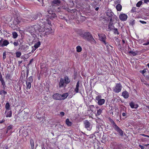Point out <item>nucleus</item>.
<instances>
[{
	"label": "nucleus",
	"instance_id": "nucleus-1",
	"mask_svg": "<svg viewBox=\"0 0 149 149\" xmlns=\"http://www.w3.org/2000/svg\"><path fill=\"white\" fill-rule=\"evenodd\" d=\"M80 36L82 37L84 39L89 41L92 44H95L96 43V41L93 38L91 33L88 32H85L84 33H80Z\"/></svg>",
	"mask_w": 149,
	"mask_h": 149
},
{
	"label": "nucleus",
	"instance_id": "nucleus-2",
	"mask_svg": "<svg viewBox=\"0 0 149 149\" xmlns=\"http://www.w3.org/2000/svg\"><path fill=\"white\" fill-rule=\"evenodd\" d=\"M42 16V15L40 13H38L37 14H32L29 16L28 19L26 20L29 22H31L37 19L38 17H40Z\"/></svg>",
	"mask_w": 149,
	"mask_h": 149
},
{
	"label": "nucleus",
	"instance_id": "nucleus-3",
	"mask_svg": "<svg viewBox=\"0 0 149 149\" xmlns=\"http://www.w3.org/2000/svg\"><path fill=\"white\" fill-rule=\"evenodd\" d=\"M99 40L102 42L105 45L108 44L107 42H106V40L107 39L106 36L104 34H98Z\"/></svg>",
	"mask_w": 149,
	"mask_h": 149
},
{
	"label": "nucleus",
	"instance_id": "nucleus-4",
	"mask_svg": "<svg viewBox=\"0 0 149 149\" xmlns=\"http://www.w3.org/2000/svg\"><path fill=\"white\" fill-rule=\"evenodd\" d=\"M20 18L17 17L13 21V24H11L12 28L15 29L17 27V25L20 22Z\"/></svg>",
	"mask_w": 149,
	"mask_h": 149
},
{
	"label": "nucleus",
	"instance_id": "nucleus-5",
	"mask_svg": "<svg viewBox=\"0 0 149 149\" xmlns=\"http://www.w3.org/2000/svg\"><path fill=\"white\" fill-rule=\"evenodd\" d=\"M95 100L97 101L98 104L99 105H102L105 102V100L104 99H101V95H98L95 97Z\"/></svg>",
	"mask_w": 149,
	"mask_h": 149
},
{
	"label": "nucleus",
	"instance_id": "nucleus-6",
	"mask_svg": "<svg viewBox=\"0 0 149 149\" xmlns=\"http://www.w3.org/2000/svg\"><path fill=\"white\" fill-rule=\"evenodd\" d=\"M122 88V86L120 84H117L113 88V91L115 93H118L120 92Z\"/></svg>",
	"mask_w": 149,
	"mask_h": 149
},
{
	"label": "nucleus",
	"instance_id": "nucleus-7",
	"mask_svg": "<svg viewBox=\"0 0 149 149\" xmlns=\"http://www.w3.org/2000/svg\"><path fill=\"white\" fill-rule=\"evenodd\" d=\"M84 124L85 127L87 130L90 131L92 129V126L90 122L87 120H85L84 121Z\"/></svg>",
	"mask_w": 149,
	"mask_h": 149
},
{
	"label": "nucleus",
	"instance_id": "nucleus-8",
	"mask_svg": "<svg viewBox=\"0 0 149 149\" xmlns=\"http://www.w3.org/2000/svg\"><path fill=\"white\" fill-rule=\"evenodd\" d=\"M40 27L39 25H37L35 26L34 27H31V30H30L31 31H30L29 32L31 33V35H33L34 32H36L37 31V29Z\"/></svg>",
	"mask_w": 149,
	"mask_h": 149
},
{
	"label": "nucleus",
	"instance_id": "nucleus-9",
	"mask_svg": "<svg viewBox=\"0 0 149 149\" xmlns=\"http://www.w3.org/2000/svg\"><path fill=\"white\" fill-rule=\"evenodd\" d=\"M114 130L116 131L121 136H123V132L117 125L114 128Z\"/></svg>",
	"mask_w": 149,
	"mask_h": 149
},
{
	"label": "nucleus",
	"instance_id": "nucleus-10",
	"mask_svg": "<svg viewBox=\"0 0 149 149\" xmlns=\"http://www.w3.org/2000/svg\"><path fill=\"white\" fill-rule=\"evenodd\" d=\"M119 18L120 20L122 21H126L127 18V16L125 14H122L120 15Z\"/></svg>",
	"mask_w": 149,
	"mask_h": 149
},
{
	"label": "nucleus",
	"instance_id": "nucleus-11",
	"mask_svg": "<svg viewBox=\"0 0 149 149\" xmlns=\"http://www.w3.org/2000/svg\"><path fill=\"white\" fill-rule=\"evenodd\" d=\"M61 3V1L60 0H53L51 2V5L53 6L56 5L58 6Z\"/></svg>",
	"mask_w": 149,
	"mask_h": 149
},
{
	"label": "nucleus",
	"instance_id": "nucleus-12",
	"mask_svg": "<svg viewBox=\"0 0 149 149\" xmlns=\"http://www.w3.org/2000/svg\"><path fill=\"white\" fill-rule=\"evenodd\" d=\"M53 98L55 100H61V94L58 93H55L53 95Z\"/></svg>",
	"mask_w": 149,
	"mask_h": 149
},
{
	"label": "nucleus",
	"instance_id": "nucleus-13",
	"mask_svg": "<svg viewBox=\"0 0 149 149\" xmlns=\"http://www.w3.org/2000/svg\"><path fill=\"white\" fill-rule=\"evenodd\" d=\"M49 15H48L49 18L52 19L57 17L56 15L54 13H53L51 11H48Z\"/></svg>",
	"mask_w": 149,
	"mask_h": 149
},
{
	"label": "nucleus",
	"instance_id": "nucleus-14",
	"mask_svg": "<svg viewBox=\"0 0 149 149\" xmlns=\"http://www.w3.org/2000/svg\"><path fill=\"white\" fill-rule=\"evenodd\" d=\"M66 86V85L65 84L64 79L62 78H61L59 81V88L65 87Z\"/></svg>",
	"mask_w": 149,
	"mask_h": 149
},
{
	"label": "nucleus",
	"instance_id": "nucleus-15",
	"mask_svg": "<svg viewBox=\"0 0 149 149\" xmlns=\"http://www.w3.org/2000/svg\"><path fill=\"white\" fill-rule=\"evenodd\" d=\"M106 15L109 18L112 17L113 15V13L111 10H108L106 12Z\"/></svg>",
	"mask_w": 149,
	"mask_h": 149
},
{
	"label": "nucleus",
	"instance_id": "nucleus-16",
	"mask_svg": "<svg viewBox=\"0 0 149 149\" xmlns=\"http://www.w3.org/2000/svg\"><path fill=\"white\" fill-rule=\"evenodd\" d=\"M122 96L125 98H127L129 97L128 93L127 91H124L122 93Z\"/></svg>",
	"mask_w": 149,
	"mask_h": 149
},
{
	"label": "nucleus",
	"instance_id": "nucleus-17",
	"mask_svg": "<svg viewBox=\"0 0 149 149\" xmlns=\"http://www.w3.org/2000/svg\"><path fill=\"white\" fill-rule=\"evenodd\" d=\"M64 80L66 85L69 84L71 81L70 79L67 76H65L64 77Z\"/></svg>",
	"mask_w": 149,
	"mask_h": 149
},
{
	"label": "nucleus",
	"instance_id": "nucleus-18",
	"mask_svg": "<svg viewBox=\"0 0 149 149\" xmlns=\"http://www.w3.org/2000/svg\"><path fill=\"white\" fill-rule=\"evenodd\" d=\"M130 105L132 108L136 109L138 107V104H135L133 102H131L130 103Z\"/></svg>",
	"mask_w": 149,
	"mask_h": 149
},
{
	"label": "nucleus",
	"instance_id": "nucleus-19",
	"mask_svg": "<svg viewBox=\"0 0 149 149\" xmlns=\"http://www.w3.org/2000/svg\"><path fill=\"white\" fill-rule=\"evenodd\" d=\"M68 95V93H64L62 95H61V100L65 99L67 97Z\"/></svg>",
	"mask_w": 149,
	"mask_h": 149
},
{
	"label": "nucleus",
	"instance_id": "nucleus-20",
	"mask_svg": "<svg viewBox=\"0 0 149 149\" xmlns=\"http://www.w3.org/2000/svg\"><path fill=\"white\" fill-rule=\"evenodd\" d=\"M79 81H78L76 86V88L75 89L74 91L76 93H78L79 92Z\"/></svg>",
	"mask_w": 149,
	"mask_h": 149
},
{
	"label": "nucleus",
	"instance_id": "nucleus-21",
	"mask_svg": "<svg viewBox=\"0 0 149 149\" xmlns=\"http://www.w3.org/2000/svg\"><path fill=\"white\" fill-rule=\"evenodd\" d=\"M95 108V107L93 105H89L88 107V111H91L92 112H93V109Z\"/></svg>",
	"mask_w": 149,
	"mask_h": 149
},
{
	"label": "nucleus",
	"instance_id": "nucleus-22",
	"mask_svg": "<svg viewBox=\"0 0 149 149\" xmlns=\"http://www.w3.org/2000/svg\"><path fill=\"white\" fill-rule=\"evenodd\" d=\"M39 26L40 27H39V28H38L37 29V31H38L39 32H44L45 30V29L44 28V27L41 26H40L39 25Z\"/></svg>",
	"mask_w": 149,
	"mask_h": 149
},
{
	"label": "nucleus",
	"instance_id": "nucleus-23",
	"mask_svg": "<svg viewBox=\"0 0 149 149\" xmlns=\"http://www.w3.org/2000/svg\"><path fill=\"white\" fill-rule=\"evenodd\" d=\"M9 44V42L8 41L6 40H4L3 42L2 45V47H3Z\"/></svg>",
	"mask_w": 149,
	"mask_h": 149
},
{
	"label": "nucleus",
	"instance_id": "nucleus-24",
	"mask_svg": "<svg viewBox=\"0 0 149 149\" xmlns=\"http://www.w3.org/2000/svg\"><path fill=\"white\" fill-rule=\"evenodd\" d=\"M21 49L22 50H24V51H26L27 50H28L29 49L28 46L25 45H22V47H21Z\"/></svg>",
	"mask_w": 149,
	"mask_h": 149
},
{
	"label": "nucleus",
	"instance_id": "nucleus-25",
	"mask_svg": "<svg viewBox=\"0 0 149 149\" xmlns=\"http://www.w3.org/2000/svg\"><path fill=\"white\" fill-rule=\"evenodd\" d=\"M113 24H109L108 29L109 31H110L114 28V26L113 25Z\"/></svg>",
	"mask_w": 149,
	"mask_h": 149
},
{
	"label": "nucleus",
	"instance_id": "nucleus-26",
	"mask_svg": "<svg viewBox=\"0 0 149 149\" xmlns=\"http://www.w3.org/2000/svg\"><path fill=\"white\" fill-rule=\"evenodd\" d=\"M116 8L117 11H120L121 10L122 6L120 4H118L116 6Z\"/></svg>",
	"mask_w": 149,
	"mask_h": 149
},
{
	"label": "nucleus",
	"instance_id": "nucleus-27",
	"mask_svg": "<svg viewBox=\"0 0 149 149\" xmlns=\"http://www.w3.org/2000/svg\"><path fill=\"white\" fill-rule=\"evenodd\" d=\"M65 123L68 126H70L72 125V123L70 121L68 118H67L66 120Z\"/></svg>",
	"mask_w": 149,
	"mask_h": 149
},
{
	"label": "nucleus",
	"instance_id": "nucleus-28",
	"mask_svg": "<svg viewBox=\"0 0 149 149\" xmlns=\"http://www.w3.org/2000/svg\"><path fill=\"white\" fill-rule=\"evenodd\" d=\"M109 120L111 123L113 125V128L115 127L117 125L114 122L113 120L111 119L110 118H109Z\"/></svg>",
	"mask_w": 149,
	"mask_h": 149
},
{
	"label": "nucleus",
	"instance_id": "nucleus-29",
	"mask_svg": "<svg viewBox=\"0 0 149 149\" xmlns=\"http://www.w3.org/2000/svg\"><path fill=\"white\" fill-rule=\"evenodd\" d=\"M10 107V105L8 102L6 103L5 105V108L6 109V110L5 111V113L7 112L8 110H9Z\"/></svg>",
	"mask_w": 149,
	"mask_h": 149
},
{
	"label": "nucleus",
	"instance_id": "nucleus-30",
	"mask_svg": "<svg viewBox=\"0 0 149 149\" xmlns=\"http://www.w3.org/2000/svg\"><path fill=\"white\" fill-rule=\"evenodd\" d=\"M33 81L32 77L30 76L28 79L27 81L26 82H27L28 83H31Z\"/></svg>",
	"mask_w": 149,
	"mask_h": 149
},
{
	"label": "nucleus",
	"instance_id": "nucleus-31",
	"mask_svg": "<svg viewBox=\"0 0 149 149\" xmlns=\"http://www.w3.org/2000/svg\"><path fill=\"white\" fill-rule=\"evenodd\" d=\"M102 112V110L101 109H99L97 110L96 115L99 116L101 114Z\"/></svg>",
	"mask_w": 149,
	"mask_h": 149
},
{
	"label": "nucleus",
	"instance_id": "nucleus-32",
	"mask_svg": "<svg viewBox=\"0 0 149 149\" xmlns=\"http://www.w3.org/2000/svg\"><path fill=\"white\" fill-rule=\"evenodd\" d=\"M40 45V41L38 42L37 43H36L34 46L35 48V49H36Z\"/></svg>",
	"mask_w": 149,
	"mask_h": 149
},
{
	"label": "nucleus",
	"instance_id": "nucleus-33",
	"mask_svg": "<svg viewBox=\"0 0 149 149\" xmlns=\"http://www.w3.org/2000/svg\"><path fill=\"white\" fill-rule=\"evenodd\" d=\"M7 113L6 115V117H10L12 115V111H7Z\"/></svg>",
	"mask_w": 149,
	"mask_h": 149
},
{
	"label": "nucleus",
	"instance_id": "nucleus-34",
	"mask_svg": "<svg viewBox=\"0 0 149 149\" xmlns=\"http://www.w3.org/2000/svg\"><path fill=\"white\" fill-rule=\"evenodd\" d=\"M77 51L78 52H80L82 50L81 47L80 46H78L76 47Z\"/></svg>",
	"mask_w": 149,
	"mask_h": 149
},
{
	"label": "nucleus",
	"instance_id": "nucleus-35",
	"mask_svg": "<svg viewBox=\"0 0 149 149\" xmlns=\"http://www.w3.org/2000/svg\"><path fill=\"white\" fill-rule=\"evenodd\" d=\"M26 84L27 89H29L31 86V83H28L27 82H26Z\"/></svg>",
	"mask_w": 149,
	"mask_h": 149
},
{
	"label": "nucleus",
	"instance_id": "nucleus-36",
	"mask_svg": "<svg viewBox=\"0 0 149 149\" xmlns=\"http://www.w3.org/2000/svg\"><path fill=\"white\" fill-rule=\"evenodd\" d=\"M30 141L31 148L32 149H33L34 148V141L32 140H30Z\"/></svg>",
	"mask_w": 149,
	"mask_h": 149
},
{
	"label": "nucleus",
	"instance_id": "nucleus-37",
	"mask_svg": "<svg viewBox=\"0 0 149 149\" xmlns=\"http://www.w3.org/2000/svg\"><path fill=\"white\" fill-rule=\"evenodd\" d=\"M12 34L13 36V38H16L18 36L17 33L15 32H12Z\"/></svg>",
	"mask_w": 149,
	"mask_h": 149
},
{
	"label": "nucleus",
	"instance_id": "nucleus-38",
	"mask_svg": "<svg viewBox=\"0 0 149 149\" xmlns=\"http://www.w3.org/2000/svg\"><path fill=\"white\" fill-rule=\"evenodd\" d=\"M50 34V32L49 31L48 29H46L45 32L44 33V36H47L48 35Z\"/></svg>",
	"mask_w": 149,
	"mask_h": 149
},
{
	"label": "nucleus",
	"instance_id": "nucleus-39",
	"mask_svg": "<svg viewBox=\"0 0 149 149\" xmlns=\"http://www.w3.org/2000/svg\"><path fill=\"white\" fill-rule=\"evenodd\" d=\"M11 75L9 73H7L6 75V78L7 79H10Z\"/></svg>",
	"mask_w": 149,
	"mask_h": 149
},
{
	"label": "nucleus",
	"instance_id": "nucleus-40",
	"mask_svg": "<svg viewBox=\"0 0 149 149\" xmlns=\"http://www.w3.org/2000/svg\"><path fill=\"white\" fill-rule=\"evenodd\" d=\"M16 56L17 57H19L21 55V53L20 52H16Z\"/></svg>",
	"mask_w": 149,
	"mask_h": 149
},
{
	"label": "nucleus",
	"instance_id": "nucleus-41",
	"mask_svg": "<svg viewBox=\"0 0 149 149\" xmlns=\"http://www.w3.org/2000/svg\"><path fill=\"white\" fill-rule=\"evenodd\" d=\"M129 53L132 54L133 56H135L137 54V53L132 51H130Z\"/></svg>",
	"mask_w": 149,
	"mask_h": 149
},
{
	"label": "nucleus",
	"instance_id": "nucleus-42",
	"mask_svg": "<svg viewBox=\"0 0 149 149\" xmlns=\"http://www.w3.org/2000/svg\"><path fill=\"white\" fill-rule=\"evenodd\" d=\"M113 32L115 34H119V33L118 31V29L116 28H114L113 29Z\"/></svg>",
	"mask_w": 149,
	"mask_h": 149
},
{
	"label": "nucleus",
	"instance_id": "nucleus-43",
	"mask_svg": "<svg viewBox=\"0 0 149 149\" xmlns=\"http://www.w3.org/2000/svg\"><path fill=\"white\" fill-rule=\"evenodd\" d=\"M142 3L141 1H139L136 4V6L137 7H140Z\"/></svg>",
	"mask_w": 149,
	"mask_h": 149
},
{
	"label": "nucleus",
	"instance_id": "nucleus-44",
	"mask_svg": "<svg viewBox=\"0 0 149 149\" xmlns=\"http://www.w3.org/2000/svg\"><path fill=\"white\" fill-rule=\"evenodd\" d=\"M3 94L4 95H6L7 94V92L3 90L0 91V95H2Z\"/></svg>",
	"mask_w": 149,
	"mask_h": 149
},
{
	"label": "nucleus",
	"instance_id": "nucleus-45",
	"mask_svg": "<svg viewBox=\"0 0 149 149\" xmlns=\"http://www.w3.org/2000/svg\"><path fill=\"white\" fill-rule=\"evenodd\" d=\"M1 81V83L2 85L3 86V89L5 88L6 87L5 81H4V80H3V81Z\"/></svg>",
	"mask_w": 149,
	"mask_h": 149
},
{
	"label": "nucleus",
	"instance_id": "nucleus-46",
	"mask_svg": "<svg viewBox=\"0 0 149 149\" xmlns=\"http://www.w3.org/2000/svg\"><path fill=\"white\" fill-rule=\"evenodd\" d=\"M136 7H133L131 10V12L133 13L136 12Z\"/></svg>",
	"mask_w": 149,
	"mask_h": 149
},
{
	"label": "nucleus",
	"instance_id": "nucleus-47",
	"mask_svg": "<svg viewBox=\"0 0 149 149\" xmlns=\"http://www.w3.org/2000/svg\"><path fill=\"white\" fill-rule=\"evenodd\" d=\"M114 20V19H113V17H110V22L109 24H113V22Z\"/></svg>",
	"mask_w": 149,
	"mask_h": 149
},
{
	"label": "nucleus",
	"instance_id": "nucleus-48",
	"mask_svg": "<svg viewBox=\"0 0 149 149\" xmlns=\"http://www.w3.org/2000/svg\"><path fill=\"white\" fill-rule=\"evenodd\" d=\"M6 52H3V60L5 59V58H6Z\"/></svg>",
	"mask_w": 149,
	"mask_h": 149
},
{
	"label": "nucleus",
	"instance_id": "nucleus-49",
	"mask_svg": "<svg viewBox=\"0 0 149 149\" xmlns=\"http://www.w3.org/2000/svg\"><path fill=\"white\" fill-rule=\"evenodd\" d=\"M113 19H115L116 20H118V17L116 15H113Z\"/></svg>",
	"mask_w": 149,
	"mask_h": 149
},
{
	"label": "nucleus",
	"instance_id": "nucleus-50",
	"mask_svg": "<svg viewBox=\"0 0 149 149\" xmlns=\"http://www.w3.org/2000/svg\"><path fill=\"white\" fill-rule=\"evenodd\" d=\"M12 128V125H10L8 126L7 128V130L8 131H9L10 130H11Z\"/></svg>",
	"mask_w": 149,
	"mask_h": 149
},
{
	"label": "nucleus",
	"instance_id": "nucleus-51",
	"mask_svg": "<svg viewBox=\"0 0 149 149\" xmlns=\"http://www.w3.org/2000/svg\"><path fill=\"white\" fill-rule=\"evenodd\" d=\"M134 24L135 20H134L130 23V25L131 26H133Z\"/></svg>",
	"mask_w": 149,
	"mask_h": 149
},
{
	"label": "nucleus",
	"instance_id": "nucleus-52",
	"mask_svg": "<svg viewBox=\"0 0 149 149\" xmlns=\"http://www.w3.org/2000/svg\"><path fill=\"white\" fill-rule=\"evenodd\" d=\"M13 44L15 46H17L18 45V42H14L13 43Z\"/></svg>",
	"mask_w": 149,
	"mask_h": 149
},
{
	"label": "nucleus",
	"instance_id": "nucleus-53",
	"mask_svg": "<svg viewBox=\"0 0 149 149\" xmlns=\"http://www.w3.org/2000/svg\"><path fill=\"white\" fill-rule=\"evenodd\" d=\"M65 113L63 112H61L60 113V114L61 116H63L64 115Z\"/></svg>",
	"mask_w": 149,
	"mask_h": 149
},
{
	"label": "nucleus",
	"instance_id": "nucleus-54",
	"mask_svg": "<svg viewBox=\"0 0 149 149\" xmlns=\"http://www.w3.org/2000/svg\"><path fill=\"white\" fill-rule=\"evenodd\" d=\"M26 72H27V73H26V77H28V74L29 73V69H27Z\"/></svg>",
	"mask_w": 149,
	"mask_h": 149
},
{
	"label": "nucleus",
	"instance_id": "nucleus-55",
	"mask_svg": "<svg viewBox=\"0 0 149 149\" xmlns=\"http://www.w3.org/2000/svg\"><path fill=\"white\" fill-rule=\"evenodd\" d=\"M139 147L141 148V149H144V147L143 146H141V145H139Z\"/></svg>",
	"mask_w": 149,
	"mask_h": 149
},
{
	"label": "nucleus",
	"instance_id": "nucleus-56",
	"mask_svg": "<svg viewBox=\"0 0 149 149\" xmlns=\"http://www.w3.org/2000/svg\"><path fill=\"white\" fill-rule=\"evenodd\" d=\"M149 45V41L148 42L145 43L143 44V45Z\"/></svg>",
	"mask_w": 149,
	"mask_h": 149
},
{
	"label": "nucleus",
	"instance_id": "nucleus-57",
	"mask_svg": "<svg viewBox=\"0 0 149 149\" xmlns=\"http://www.w3.org/2000/svg\"><path fill=\"white\" fill-rule=\"evenodd\" d=\"M3 43V41L2 40H0V47H2Z\"/></svg>",
	"mask_w": 149,
	"mask_h": 149
},
{
	"label": "nucleus",
	"instance_id": "nucleus-58",
	"mask_svg": "<svg viewBox=\"0 0 149 149\" xmlns=\"http://www.w3.org/2000/svg\"><path fill=\"white\" fill-rule=\"evenodd\" d=\"M122 115L123 116H126V113L125 112L122 113Z\"/></svg>",
	"mask_w": 149,
	"mask_h": 149
},
{
	"label": "nucleus",
	"instance_id": "nucleus-59",
	"mask_svg": "<svg viewBox=\"0 0 149 149\" xmlns=\"http://www.w3.org/2000/svg\"><path fill=\"white\" fill-rule=\"evenodd\" d=\"M140 22L142 24H146V22L144 21H142L140 20Z\"/></svg>",
	"mask_w": 149,
	"mask_h": 149
},
{
	"label": "nucleus",
	"instance_id": "nucleus-60",
	"mask_svg": "<svg viewBox=\"0 0 149 149\" xmlns=\"http://www.w3.org/2000/svg\"><path fill=\"white\" fill-rule=\"evenodd\" d=\"M5 121V120H4V119H3L1 120L0 121V123H3Z\"/></svg>",
	"mask_w": 149,
	"mask_h": 149
},
{
	"label": "nucleus",
	"instance_id": "nucleus-61",
	"mask_svg": "<svg viewBox=\"0 0 149 149\" xmlns=\"http://www.w3.org/2000/svg\"><path fill=\"white\" fill-rule=\"evenodd\" d=\"M141 135L143 136H145V137H147L148 136V135H145L144 134H141Z\"/></svg>",
	"mask_w": 149,
	"mask_h": 149
},
{
	"label": "nucleus",
	"instance_id": "nucleus-62",
	"mask_svg": "<svg viewBox=\"0 0 149 149\" xmlns=\"http://www.w3.org/2000/svg\"><path fill=\"white\" fill-rule=\"evenodd\" d=\"M146 72V71L145 70H143L142 71H141V73H142V74H144V73L145 72Z\"/></svg>",
	"mask_w": 149,
	"mask_h": 149
},
{
	"label": "nucleus",
	"instance_id": "nucleus-63",
	"mask_svg": "<svg viewBox=\"0 0 149 149\" xmlns=\"http://www.w3.org/2000/svg\"><path fill=\"white\" fill-rule=\"evenodd\" d=\"M33 61V59H31L29 62V64H30L32 62V61Z\"/></svg>",
	"mask_w": 149,
	"mask_h": 149
},
{
	"label": "nucleus",
	"instance_id": "nucleus-64",
	"mask_svg": "<svg viewBox=\"0 0 149 149\" xmlns=\"http://www.w3.org/2000/svg\"><path fill=\"white\" fill-rule=\"evenodd\" d=\"M148 2H149V0H144V2L145 3H147Z\"/></svg>",
	"mask_w": 149,
	"mask_h": 149
}]
</instances>
